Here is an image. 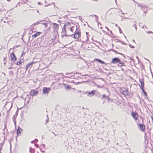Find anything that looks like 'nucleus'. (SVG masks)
<instances>
[{
  "label": "nucleus",
  "mask_w": 153,
  "mask_h": 153,
  "mask_svg": "<svg viewBox=\"0 0 153 153\" xmlns=\"http://www.w3.org/2000/svg\"><path fill=\"white\" fill-rule=\"evenodd\" d=\"M111 63L113 64H117L118 66L119 67H122L125 66V63L121 61L120 59L117 57H115L113 59Z\"/></svg>",
  "instance_id": "obj_1"
},
{
  "label": "nucleus",
  "mask_w": 153,
  "mask_h": 153,
  "mask_svg": "<svg viewBox=\"0 0 153 153\" xmlns=\"http://www.w3.org/2000/svg\"><path fill=\"white\" fill-rule=\"evenodd\" d=\"M70 26V24L69 23L66 22L61 32V36L62 37L65 36L67 37L71 36L70 35H68L67 34L66 31L65 30L67 27L69 28Z\"/></svg>",
  "instance_id": "obj_2"
},
{
  "label": "nucleus",
  "mask_w": 153,
  "mask_h": 153,
  "mask_svg": "<svg viewBox=\"0 0 153 153\" xmlns=\"http://www.w3.org/2000/svg\"><path fill=\"white\" fill-rule=\"evenodd\" d=\"M74 35V38L75 39H78L79 38L80 36H81L80 34V31L79 29H78L77 30H76L75 32H74V33L71 35V36H72L73 35Z\"/></svg>",
  "instance_id": "obj_3"
},
{
  "label": "nucleus",
  "mask_w": 153,
  "mask_h": 153,
  "mask_svg": "<svg viewBox=\"0 0 153 153\" xmlns=\"http://www.w3.org/2000/svg\"><path fill=\"white\" fill-rule=\"evenodd\" d=\"M10 56L11 61L13 63H14L16 60L17 59L14 54L13 53V51L11 53Z\"/></svg>",
  "instance_id": "obj_4"
},
{
  "label": "nucleus",
  "mask_w": 153,
  "mask_h": 153,
  "mask_svg": "<svg viewBox=\"0 0 153 153\" xmlns=\"http://www.w3.org/2000/svg\"><path fill=\"white\" fill-rule=\"evenodd\" d=\"M12 103L10 102H8L5 105V106L7 109L9 110L10 109L12 106Z\"/></svg>",
  "instance_id": "obj_5"
},
{
  "label": "nucleus",
  "mask_w": 153,
  "mask_h": 153,
  "mask_svg": "<svg viewBox=\"0 0 153 153\" xmlns=\"http://www.w3.org/2000/svg\"><path fill=\"white\" fill-rule=\"evenodd\" d=\"M31 95L33 97L36 96L38 94V91L36 90H32L30 92Z\"/></svg>",
  "instance_id": "obj_6"
},
{
  "label": "nucleus",
  "mask_w": 153,
  "mask_h": 153,
  "mask_svg": "<svg viewBox=\"0 0 153 153\" xmlns=\"http://www.w3.org/2000/svg\"><path fill=\"white\" fill-rule=\"evenodd\" d=\"M120 92L125 95H128V92L127 90L125 88L121 89L120 90Z\"/></svg>",
  "instance_id": "obj_7"
},
{
  "label": "nucleus",
  "mask_w": 153,
  "mask_h": 153,
  "mask_svg": "<svg viewBox=\"0 0 153 153\" xmlns=\"http://www.w3.org/2000/svg\"><path fill=\"white\" fill-rule=\"evenodd\" d=\"M131 115L135 120L138 119L139 116L137 113L132 112L131 113Z\"/></svg>",
  "instance_id": "obj_8"
},
{
  "label": "nucleus",
  "mask_w": 153,
  "mask_h": 153,
  "mask_svg": "<svg viewBox=\"0 0 153 153\" xmlns=\"http://www.w3.org/2000/svg\"><path fill=\"white\" fill-rule=\"evenodd\" d=\"M95 91L94 90H92L91 92H86L85 94H87V95L90 97H93L94 95L95 94Z\"/></svg>",
  "instance_id": "obj_9"
},
{
  "label": "nucleus",
  "mask_w": 153,
  "mask_h": 153,
  "mask_svg": "<svg viewBox=\"0 0 153 153\" xmlns=\"http://www.w3.org/2000/svg\"><path fill=\"white\" fill-rule=\"evenodd\" d=\"M50 89L49 88H44L43 90L42 94H48L49 93V91H50Z\"/></svg>",
  "instance_id": "obj_10"
},
{
  "label": "nucleus",
  "mask_w": 153,
  "mask_h": 153,
  "mask_svg": "<svg viewBox=\"0 0 153 153\" xmlns=\"http://www.w3.org/2000/svg\"><path fill=\"white\" fill-rule=\"evenodd\" d=\"M137 125L139 126L140 130L141 131H145L146 128L145 126L142 124H137Z\"/></svg>",
  "instance_id": "obj_11"
},
{
  "label": "nucleus",
  "mask_w": 153,
  "mask_h": 153,
  "mask_svg": "<svg viewBox=\"0 0 153 153\" xmlns=\"http://www.w3.org/2000/svg\"><path fill=\"white\" fill-rule=\"evenodd\" d=\"M140 85H139L141 88H144V80L143 79H140Z\"/></svg>",
  "instance_id": "obj_12"
},
{
  "label": "nucleus",
  "mask_w": 153,
  "mask_h": 153,
  "mask_svg": "<svg viewBox=\"0 0 153 153\" xmlns=\"http://www.w3.org/2000/svg\"><path fill=\"white\" fill-rule=\"evenodd\" d=\"M78 29H79L77 28V26L76 25L73 26L70 28V30L72 32H73L74 31V30H77Z\"/></svg>",
  "instance_id": "obj_13"
},
{
  "label": "nucleus",
  "mask_w": 153,
  "mask_h": 153,
  "mask_svg": "<svg viewBox=\"0 0 153 153\" xmlns=\"http://www.w3.org/2000/svg\"><path fill=\"white\" fill-rule=\"evenodd\" d=\"M54 28L56 30L58 29L59 28V25L55 23H52Z\"/></svg>",
  "instance_id": "obj_14"
},
{
  "label": "nucleus",
  "mask_w": 153,
  "mask_h": 153,
  "mask_svg": "<svg viewBox=\"0 0 153 153\" xmlns=\"http://www.w3.org/2000/svg\"><path fill=\"white\" fill-rule=\"evenodd\" d=\"M34 62H31L29 63H28L27 65H26V70H27L28 68L32 66V65L33 64Z\"/></svg>",
  "instance_id": "obj_15"
},
{
  "label": "nucleus",
  "mask_w": 153,
  "mask_h": 153,
  "mask_svg": "<svg viewBox=\"0 0 153 153\" xmlns=\"http://www.w3.org/2000/svg\"><path fill=\"white\" fill-rule=\"evenodd\" d=\"M94 60L97 61L98 62L103 64H105V62L99 59H94Z\"/></svg>",
  "instance_id": "obj_16"
},
{
  "label": "nucleus",
  "mask_w": 153,
  "mask_h": 153,
  "mask_svg": "<svg viewBox=\"0 0 153 153\" xmlns=\"http://www.w3.org/2000/svg\"><path fill=\"white\" fill-rule=\"evenodd\" d=\"M30 152L31 153L35 152V149L33 148L30 147Z\"/></svg>",
  "instance_id": "obj_17"
},
{
  "label": "nucleus",
  "mask_w": 153,
  "mask_h": 153,
  "mask_svg": "<svg viewBox=\"0 0 153 153\" xmlns=\"http://www.w3.org/2000/svg\"><path fill=\"white\" fill-rule=\"evenodd\" d=\"M141 9H143V8H147V7L146 5L143 4L141 5Z\"/></svg>",
  "instance_id": "obj_18"
},
{
  "label": "nucleus",
  "mask_w": 153,
  "mask_h": 153,
  "mask_svg": "<svg viewBox=\"0 0 153 153\" xmlns=\"http://www.w3.org/2000/svg\"><path fill=\"white\" fill-rule=\"evenodd\" d=\"M107 96H106L105 94H103L102 95V97L101 98L102 100L104 99H106L107 97Z\"/></svg>",
  "instance_id": "obj_19"
},
{
  "label": "nucleus",
  "mask_w": 153,
  "mask_h": 153,
  "mask_svg": "<svg viewBox=\"0 0 153 153\" xmlns=\"http://www.w3.org/2000/svg\"><path fill=\"white\" fill-rule=\"evenodd\" d=\"M44 21H45V20H42L40 21H39L37 22H36L35 23H34V25H36L39 24L40 22H42Z\"/></svg>",
  "instance_id": "obj_20"
},
{
  "label": "nucleus",
  "mask_w": 153,
  "mask_h": 153,
  "mask_svg": "<svg viewBox=\"0 0 153 153\" xmlns=\"http://www.w3.org/2000/svg\"><path fill=\"white\" fill-rule=\"evenodd\" d=\"M143 88H141L142 90V91H143V93L144 94V96H147V93L144 90V89H143Z\"/></svg>",
  "instance_id": "obj_21"
},
{
  "label": "nucleus",
  "mask_w": 153,
  "mask_h": 153,
  "mask_svg": "<svg viewBox=\"0 0 153 153\" xmlns=\"http://www.w3.org/2000/svg\"><path fill=\"white\" fill-rule=\"evenodd\" d=\"M112 51H113V52H115L117 54H121V55H123V54L122 53H118L117 52V51L113 49H112Z\"/></svg>",
  "instance_id": "obj_22"
},
{
  "label": "nucleus",
  "mask_w": 153,
  "mask_h": 153,
  "mask_svg": "<svg viewBox=\"0 0 153 153\" xmlns=\"http://www.w3.org/2000/svg\"><path fill=\"white\" fill-rule=\"evenodd\" d=\"M3 7L2 6L0 7V11H3L4 10L6 11V10H5L4 9H3Z\"/></svg>",
  "instance_id": "obj_23"
},
{
  "label": "nucleus",
  "mask_w": 153,
  "mask_h": 153,
  "mask_svg": "<svg viewBox=\"0 0 153 153\" xmlns=\"http://www.w3.org/2000/svg\"><path fill=\"white\" fill-rule=\"evenodd\" d=\"M21 64H22V62L21 61H20L17 62H16V64L17 65H19Z\"/></svg>",
  "instance_id": "obj_24"
},
{
  "label": "nucleus",
  "mask_w": 153,
  "mask_h": 153,
  "mask_svg": "<svg viewBox=\"0 0 153 153\" xmlns=\"http://www.w3.org/2000/svg\"><path fill=\"white\" fill-rule=\"evenodd\" d=\"M17 116V115L15 114L14 115L13 117V120H15V119L16 118Z\"/></svg>",
  "instance_id": "obj_25"
},
{
  "label": "nucleus",
  "mask_w": 153,
  "mask_h": 153,
  "mask_svg": "<svg viewBox=\"0 0 153 153\" xmlns=\"http://www.w3.org/2000/svg\"><path fill=\"white\" fill-rule=\"evenodd\" d=\"M37 36V33H36V34H35L32 35V37H36Z\"/></svg>",
  "instance_id": "obj_26"
},
{
  "label": "nucleus",
  "mask_w": 153,
  "mask_h": 153,
  "mask_svg": "<svg viewBox=\"0 0 153 153\" xmlns=\"http://www.w3.org/2000/svg\"><path fill=\"white\" fill-rule=\"evenodd\" d=\"M17 133L18 135L19 134H20L21 133L20 130H19V131H18V130H17Z\"/></svg>",
  "instance_id": "obj_27"
},
{
  "label": "nucleus",
  "mask_w": 153,
  "mask_h": 153,
  "mask_svg": "<svg viewBox=\"0 0 153 153\" xmlns=\"http://www.w3.org/2000/svg\"><path fill=\"white\" fill-rule=\"evenodd\" d=\"M13 72L12 71H10L9 72V75H13Z\"/></svg>",
  "instance_id": "obj_28"
},
{
  "label": "nucleus",
  "mask_w": 153,
  "mask_h": 153,
  "mask_svg": "<svg viewBox=\"0 0 153 153\" xmlns=\"http://www.w3.org/2000/svg\"><path fill=\"white\" fill-rule=\"evenodd\" d=\"M136 3L138 5V7H141V6L142 5H140L139 3H138V2H136Z\"/></svg>",
  "instance_id": "obj_29"
},
{
  "label": "nucleus",
  "mask_w": 153,
  "mask_h": 153,
  "mask_svg": "<svg viewBox=\"0 0 153 153\" xmlns=\"http://www.w3.org/2000/svg\"><path fill=\"white\" fill-rule=\"evenodd\" d=\"M118 28H119V31H120V33H122V30H121V28L119 27H118Z\"/></svg>",
  "instance_id": "obj_30"
},
{
  "label": "nucleus",
  "mask_w": 153,
  "mask_h": 153,
  "mask_svg": "<svg viewBox=\"0 0 153 153\" xmlns=\"http://www.w3.org/2000/svg\"><path fill=\"white\" fill-rule=\"evenodd\" d=\"M42 24L45 27H47V24L46 23H43Z\"/></svg>",
  "instance_id": "obj_31"
},
{
  "label": "nucleus",
  "mask_w": 153,
  "mask_h": 153,
  "mask_svg": "<svg viewBox=\"0 0 153 153\" xmlns=\"http://www.w3.org/2000/svg\"><path fill=\"white\" fill-rule=\"evenodd\" d=\"M65 88H66V89H69V88H70L71 87H70V86L69 85H67V86H66V87H65Z\"/></svg>",
  "instance_id": "obj_32"
},
{
  "label": "nucleus",
  "mask_w": 153,
  "mask_h": 153,
  "mask_svg": "<svg viewBox=\"0 0 153 153\" xmlns=\"http://www.w3.org/2000/svg\"><path fill=\"white\" fill-rule=\"evenodd\" d=\"M129 46L131 48H134V47L133 45H131L130 44H129Z\"/></svg>",
  "instance_id": "obj_33"
},
{
  "label": "nucleus",
  "mask_w": 153,
  "mask_h": 153,
  "mask_svg": "<svg viewBox=\"0 0 153 153\" xmlns=\"http://www.w3.org/2000/svg\"><path fill=\"white\" fill-rule=\"evenodd\" d=\"M17 130H18V131H19V130H21V131H22V128L20 127H18V129Z\"/></svg>",
  "instance_id": "obj_34"
},
{
  "label": "nucleus",
  "mask_w": 153,
  "mask_h": 153,
  "mask_svg": "<svg viewBox=\"0 0 153 153\" xmlns=\"http://www.w3.org/2000/svg\"><path fill=\"white\" fill-rule=\"evenodd\" d=\"M38 4L39 5H43V4L42 3L40 2H38Z\"/></svg>",
  "instance_id": "obj_35"
},
{
  "label": "nucleus",
  "mask_w": 153,
  "mask_h": 153,
  "mask_svg": "<svg viewBox=\"0 0 153 153\" xmlns=\"http://www.w3.org/2000/svg\"><path fill=\"white\" fill-rule=\"evenodd\" d=\"M107 99V101H109V100H110V98L108 97V96H107L106 98Z\"/></svg>",
  "instance_id": "obj_36"
},
{
  "label": "nucleus",
  "mask_w": 153,
  "mask_h": 153,
  "mask_svg": "<svg viewBox=\"0 0 153 153\" xmlns=\"http://www.w3.org/2000/svg\"><path fill=\"white\" fill-rule=\"evenodd\" d=\"M94 16L96 18V19L97 20L98 19V17L96 15H94Z\"/></svg>",
  "instance_id": "obj_37"
},
{
  "label": "nucleus",
  "mask_w": 153,
  "mask_h": 153,
  "mask_svg": "<svg viewBox=\"0 0 153 153\" xmlns=\"http://www.w3.org/2000/svg\"><path fill=\"white\" fill-rule=\"evenodd\" d=\"M146 11H144V13L143 14V16H144L145 17L146 16Z\"/></svg>",
  "instance_id": "obj_38"
},
{
  "label": "nucleus",
  "mask_w": 153,
  "mask_h": 153,
  "mask_svg": "<svg viewBox=\"0 0 153 153\" xmlns=\"http://www.w3.org/2000/svg\"><path fill=\"white\" fill-rule=\"evenodd\" d=\"M146 33H147L148 34L150 33H153V32L151 31H147Z\"/></svg>",
  "instance_id": "obj_39"
},
{
  "label": "nucleus",
  "mask_w": 153,
  "mask_h": 153,
  "mask_svg": "<svg viewBox=\"0 0 153 153\" xmlns=\"http://www.w3.org/2000/svg\"><path fill=\"white\" fill-rule=\"evenodd\" d=\"M25 52H24V51H23L22 54V55H21V56H22L23 55L25 54Z\"/></svg>",
  "instance_id": "obj_40"
},
{
  "label": "nucleus",
  "mask_w": 153,
  "mask_h": 153,
  "mask_svg": "<svg viewBox=\"0 0 153 153\" xmlns=\"http://www.w3.org/2000/svg\"><path fill=\"white\" fill-rule=\"evenodd\" d=\"M35 142V143H37L38 141V139H36L35 140H34Z\"/></svg>",
  "instance_id": "obj_41"
},
{
  "label": "nucleus",
  "mask_w": 153,
  "mask_h": 153,
  "mask_svg": "<svg viewBox=\"0 0 153 153\" xmlns=\"http://www.w3.org/2000/svg\"><path fill=\"white\" fill-rule=\"evenodd\" d=\"M35 146L37 148H38L39 147V146L38 144H35Z\"/></svg>",
  "instance_id": "obj_42"
},
{
  "label": "nucleus",
  "mask_w": 153,
  "mask_h": 153,
  "mask_svg": "<svg viewBox=\"0 0 153 153\" xmlns=\"http://www.w3.org/2000/svg\"><path fill=\"white\" fill-rule=\"evenodd\" d=\"M105 28L108 30V31H109V29L107 26H105Z\"/></svg>",
  "instance_id": "obj_43"
},
{
  "label": "nucleus",
  "mask_w": 153,
  "mask_h": 153,
  "mask_svg": "<svg viewBox=\"0 0 153 153\" xmlns=\"http://www.w3.org/2000/svg\"><path fill=\"white\" fill-rule=\"evenodd\" d=\"M13 122H14V123L15 124V125L16 126V120H13Z\"/></svg>",
  "instance_id": "obj_44"
},
{
  "label": "nucleus",
  "mask_w": 153,
  "mask_h": 153,
  "mask_svg": "<svg viewBox=\"0 0 153 153\" xmlns=\"http://www.w3.org/2000/svg\"><path fill=\"white\" fill-rule=\"evenodd\" d=\"M39 149H40V150H41V152H45V151H42V150H41V148H40V147H39Z\"/></svg>",
  "instance_id": "obj_45"
},
{
  "label": "nucleus",
  "mask_w": 153,
  "mask_h": 153,
  "mask_svg": "<svg viewBox=\"0 0 153 153\" xmlns=\"http://www.w3.org/2000/svg\"><path fill=\"white\" fill-rule=\"evenodd\" d=\"M42 146L44 148L45 147V144H43Z\"/></svg>",
  "instance_id": "obj_46"
},
{
  "label": "nucleus",
  "mask_w": 153,
  "mask_h": 153,
  "mask_svg": "<svg viewBox=\"0 0 153 153\" xmlns=\"http://www.w3.org/2000/svg\"><path fill=\"white\" fill-rule=\"evenodd\" d=\"M12 68H13L12 67H10L8 68V69H12Z\"/></svg>",
  "instance_id": "obj_47"
},
{
  "label": "nucleus",
  "mask_w": 153,
  "mask_h": 153,
  "mask_svg": "<svg viewBox=\"0 0 153 153\" xmlns=\"http://www.w3.org/2000/svg\"><path fill=\"white\" fill-rule=\"evenodd\" d=\"M31 142V143H35V142H34V140L32 141Z\"/></svg>",
  "instance_id": "obj_48"
},
{
  "label": "nucleus",
  "mask_w": 153,
  "mask_h": 153,
  "mask_svg": "<svg viewBox=\"0 0 153 153\" xmlns=\"http://www.w3.org/2000/svg\"><path fill=\"white\" fill-rule=\"evenodd\" d=\"M37 33V36H39L40 34V32H38Z\"/></svg>",
  "instance_id": "obj_49"
},
{
  "label": "nucleus",
  "mask_w": 153,
  "mask_h": 153,
  "mask_svg": "<svg viewBox=\"0 0 153 153\" xmlns=\"http://www.w3.org/2000/svg\"><path fill=\"white\" fill-rule=\"evenodd\" d=\"M123 45H124V44L123 42L120 41Z\"/></svg>",
  "instance_id": "obj_50"
},
{
  "label": "nucleus",
  "mask_w": 153,
  "mask_h": 153,
  "mask_svg": "<svg viewBox=\"0 0 153 153\" xmlns=\"http://www.w3.org/2000/svg\"><path fill=\"white\" fill-rule=\"evenodd\" d=\"M99 24H100V25H101V24L99 22H98V23H97V25H98V26H99Z\"/></svg>",
  "instance_id": "obj_51"
},
{
  "label": "nucleus",
  "mask_w": 153,
  "mask_h": 153,
  "mask_svg": "<svg viewBox=\"0 0 153 153\" xmlns=\"http://www.w3.org/2000/svg\"><path fill=\"white\" fill-rule=\"evenodd\" d=\"M52 4H53L54 6H55V3L54 2H53V3H52Z\"/></svg>",
  "instance_id": "obj_52"
},
{
  "label": "nucleus",
  "mask_w": 153,
  "mask_h": 153,
  "mask_svg": "<svg viewBox=\"0 0 153 153\" xmlns=\"http://www.w3.org/2000/svg\"><path fill=\"white\" fill-rule=\"evenodd\" d=\"M2 74H3L4 76L5 75V74L4 73H2Z\"/></svg>",
  "instance_id": "obj_53"
},
{
  "label": "nucleus",
  "mask_w": 153,
  "mask_h": 153,
  "mask_svg": "<svg viewBox=\"0 0 153 153\" xmlns=\"http://www.w3.org/2000/svg\"><path fill=\"white\" fill-rule=\"evenodd\" d=\"M105 102V100H103V104H104Z\"/></svg>",
  "instance_id": "obj_54"
},
{
  "label": "nucleus",
  "mask_w": 153,
  "mask_h": 153,
  "mask_svg": "<svg viewBox=\"0 0 153 153\" xmlns=\"http://www.w3.org/2000/svg\"><path fill=\"white\" fill-rule=\"evenodd\" d=\"M93 1H98V0H92Z\"/></svg>",
  "instance_id": "obj_55"
},
{
  "label": "nucleus",
  "mask_w": 153,
  "mask_h": 153,
  "mask_svg": "<svg viewBox=\"0 0 153 153\" xmlns=\"http://www.w3.org/2000/svg\"><path fill=\"white\" fill-rule=\"evenodd\" d=\"M151 118H152V121L153 122V117H152Z\"/></svg>",
  "instance_id": "obj_56"
},
{
  "label": "nucleus",
  "mask_w": 153,
  "mask_h": 153,
  "mask_svg": "<svg viewBox=\"0 0 153 153\" xmlns=\"http://www.w3.org/2000/svg\"><path fill=\"white\" fill-rule=\"evenodd\" d=\"M6 58L5 57H4V60H5V59H6Z\"/></svg>",
  "instance_id": "obj_57"
},
{
  "label": "nucleus",
  "mask_w": 153,
  "mask_h": 153,
  "mask_svg": "<svg viewBox=\"0 0 153 153\" xmlns=\"http://www.w3.org/2000/svg\"><path fill=\"white\" fill-rule=\"evenodd\" d=\"M12 48H10L9 50V52H10V51L12 50Z\"/></svg>",
  "instance_id": "obj_58"
},
{
  "label": "nucleus",
  "mask_w": 153,
  "mask_h": 153,
  "mask_svg": "<svg viewBox=\"0 0 153 153\" xmlns=\"http://www.w3.org/2000/svg\"><path fill=\"white\" fill-rule=\"evenodd\" d=\"M133 41L134 43H135V40H133Z\"/></svg>",
  "instance_id": "obj_59"
},
{
  "label": "nucleus",
  "mask_w": 153,
  "mask_h": 153,
  "mask_svg": "<svg viewBox=\"0 0 153 153\" xmlns=\"http://www.w3.org/2000/svg\"><path fill=\"white\" fill-rule=\"evenodd\" d=\"M135 28L136 30H137V28L136 26H135Z\"/></svg>",
  "instance_id": "obj_60"
},
{
  "label": "nucleus",
  "mask_w": 153,
  "mask_h": 153,
  "mask_svg": "<svg viewBox=\"0 0 153 153\" xmlns=\"http://www.w3.org/2000/svg\"><path fill=\"white\" fill-rule=\"evenodd\" d=\"M16 114V115H17L18 113H17V112H16V114Z\"/></svg>",
  "instance_id": "obj_61"
},
{
  "label": "nucleus",
  "mask_w": 153,
  "mask_h": 153,
  "mask_svg": "<svg viewBox=\"0 0 153 153\" xmlns=\"http://www.w3.org/2000/svg\"><path fill=\"white\" fill-rule=\"evenodd\" d=\"M10 0H7V1H10Z\"/></svg>",
  "instance_id": "obj_62"
},
{
  "label": "nucleus",
  "mask_w": 153,
  "mask_h": 153,
  "mask_svg": "<svg viewBox=\"0 0 153 153\" xmlns=\"http://www.w3.org/2000/svg\"><path fill=\"white\" fill-rule=\"evenodd\" d=\"M116 26L117 27H119V26H118V25H116Z\"/></svg>",
  "instance_id": "obj_63"
},
{
  "label": "nucleus",
  "mask_w": 153,
  "mask_h": 153,
  "mask_svg": "<svg viewBox=\"0 0 153 153\" xmlns=\"http://www.w3.org/2000/svg\"><path fill=\"white\" fill-rule=\"evenodd\" d=\"M100 29H102V27H100Z\"/></svg>",
  "instance_id": "obj_64"
}]
</instances>
